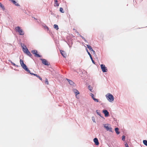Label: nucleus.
Here are the masks:
<instances>
[{
	"label": "nucleus",
	"mask_w": 147,
	"mask_h": 147,
	"mask_svg": "<svg viewBox=\"0 0 147 147\" xmlns=\"http://www.w3.org/2000/svg\"><path fill=\"white\" fill-rule=\"evenodd\" d=\"M25 70L28 71L29 73L30 74L32 75H33L37 77L39 79L41 80H42V79L41 77H40L38 75H37V74H34L33 73H32L30 72V71L28 69L27 67V66L26 67L24 68V69Z\"/></svg>",
	"instance_id": "nucleus-1"
},
{
	"label": "nucleus",
	"mask_w": 147,
	"mask_h": 147,
	"mask_svg": "<svg viewBox=\"0 0 147 147\" xmlns=\"http://www.w3.org/2000/svg\"><path fill=\"white\" fill-rule=\"evenodd\" d=\"M106 97L107 100L110 102H111L114 100L113 96L110 93H108L106 95Z\"/></svg>",
	"instance_id": "nucleus-2"
},
{
	"label": "nucleus",
	"mask_w": 147,
	"mask_h": 147,
	"mask_svg": "<svg viewBox=\"0 0 147 147\" xmlns=\"http://www.w3.org/2000/svg\"><path fill=\"white\" fill-rule=\"evenodd\" d=\"M15 30L16 31L18 32L20 35H23L24 34L23 31L19 26L16 27L15 28Z\"/></svg>",
	"instance_id": "nucleus-3"
},
{
	"label": "nucleus",
	"mask_w": 147,
	"mask_h": 147,
	"mask_svg": "<svg viewBox=\"0 0 147 147\" xmlns=\"http://www.w3.org/2000/svg\"><path fill=\"white\" fill-rule=\"evenodd\" d=\"M104 127L105 128L106 130L111 132H112V128L110 127V125L109 124H105L104 125Z\"/></svg>",
	"instance_id": "nucleus-4"
},
{
	"label": "nucleus",
	"mask_w": 147,
	"mask_h": 147,
	"mask_svg": "<svg viewBox=\"0 0 147 147\" xmlns=\"http://www.w3.org/2000/svg\"><path fill=\"white\" fill-rule=\"evenodd\" d=\"M102 71L104 72H107L108 70L107 67H105V65L104 64H101L100 65Z\"/></svg>",
	"instance_id": "nucleus-5"
},
{
	"label": "nucleus",
	"mask_w": 147,
	"mask_h": 147,
	"mask_svg": "<svg viewBox=\"0 0 147 147\" xmlns=\"http://www.w3.org/2000/svg\"><path fill=\"white\" fill-rule=\"evenodd\" d=\"M21 46L22 48L23 51L25 53H26L28 50L26 46H25L24 44H21Z\"/></svg>",
	"instance_id": "nucleus-6"
},
{
	"label": "nucleus",
	"mask_w": 147,
	"mask_h": 147,
	"mask_svg": "<svg viewBox=\"0 0 147 147\" xmlns=\"http://www.w3.org/2000/svg\"><path fill=\"white\" fill-rule=\"evenodd\" d=\"M32 53L35 55V56L37 57H41V56L39 55L38 54L37 51L36 50H33L32 51Z\"/></svg>",
	"instance_id": "nucleus-7"
},
{
	"label": "nucleus",
	"mask_w": 147,
	"mask_h": 147,
	"mask_svg": "<svg viewBox=\"0 0 147 147\" xmlns=\"http://www.w3.org/2000/svg\"><path fill=\"white\" fill-rule=\"evenodd\" d=\"M40 60L42 61V63L45 65H49L50 64V63L48 62L45 59H41Z\"/></svg>",
	"instance_id": "nucleus-8"
},
{
	"label": "nucleus",
	"mask_w": 147,
	"mask_h": 147,
	"mask_svg": "<svg viewBox=\"0 0 147 147\" xmlns=\"http://www.w3.org/2000/svg\"><path fill=\"white\" fill-rule=\"evenodd\" d=\"M20 63L21 66L22 68L24 69V68L26 67V66L24 63V62L22 60L20 59Z\"/></svg>",
	"instance_id": "nucleus-9"
},
{
	"label": "nucleus",
	"mask_w": 147,
	"mask_h": 147,
	"mask_svg": "<svg viewBox=\"0 0 147 147\" xmlns=\"http://www.w3.org/2000/svg\"><path fill=\"white\" fill-rule=\"evenodd\" d=\"M73 91L74 93H75L76 97L78 98H79V97H78L77 95L80 94L79 92L77 90L75 89H73Z\"/></svg>",
	"instance_id": "nucleus-10"
},
{
	"label": "nucleus",
	"mask_w": 147,
	"mask_h": 147,
	"mask_svg": "<svg viewBox=\"0 0 147 147\" xmlns=\"http://www.w3.org/2000/svg\"><path fill=\"white\" fill-rule=\"evenodd\" d=\"M86 51H87L88 54L89 55L90 57L92 62V63L95 64V62H94V60H93V59H92V55H91V54H90V53L88 51V50L87 49H86Z\"/></svg>",
	"instance_id": "nucleus-11"
},
{
	"label": "nucleus",
	"mask_w": 147,
	"mask_h": 147,
	"mask_svg": "<svg viewBox=\"0 0 147 147\" xmlns=\"http://www.w3.org/2000/svg\"><path fill=\"white\" fill-rule=\"evenodd\" d=\"M103 112L104 113L105 115V117H108L109 115V113L108 111L106 110H103Z\"/></svg>",
	"instance_id": "nucleus-12"
},
{
	"label": "nucleus",
	"mask_w": 147,
	"mask_h": 147,
	"mask_svg": "<svg viewBox=\"0 0 147 147\" xmlns=\"http://www.w3.org/2000/svg\"><path fill=\"white\" fill-rule=\"evenodd\" d=\"M94 142L95 143V144L96 145H98L99 144L98 139L96 138H95L94 139Z\"/></svg>",
	"instance_id": "nucleus-13"
},
{
	"label": "nucleus",
	"mask_w": 147,
	"mask_h": 147,
	"mask_svg": "<svg viewBox=\"0 0 147 147\" xmlns=\"http://www.w3.org/2000/svg\"><path fill=\"white\" fill-rule=\"evenodd\" d=\"M86 46L88 49L91 51H93L94 53L95 52L93 49L92 48L91 46L89 45H86Z\"/></svg>",
	"instance_id": "nucleus-14"
},
{
	"label": "nucleus",
	"mask_w": 147,
	"mask_h": 147,
	"mask_svg": "<svg viewBox=\"0 0 147 147\" xmlns=\"http://www.w3.org/2000/svg\"><path fill=\"white\" fill-rule=\"evenodd\" d=\"M60 52H61V54L62 55L63 57H65L66 56V55L64 51H62V50H61Z\"/></svg>",
	"instance_id": "nucleus-15"
},
{
	"label": "nucleus",
	"mask_w": 147,
	"mask_h": 147,
	"mask_svg": "<svg viewBox=\"0 0 147 147\" xmlns=\"http://www.w3.org/2000/svg\"><path fill=\"white\" fill-rule=\"evenodd\" d=\"M13 3L16 5L18 6L19 5L18 4V3L15 1L14 0H10Z\"/></svg>",
	"instance_id": "nucleus-16"
},
{
	"label": "nucleus",
	"mask_w": 147,
	"mask_h": 147,
	"mask_svg": "<svg viewBox=\"0 0 147 147\" xmlns=\"http://www.w3.org/2000/svg\"><path fill=\"white\" fill-rule=\"evenodd\" d=\"M115 131L117 134H119L120 133V132L118 131L119 128L117 127L115 129Z\"/></svg>",
	"instance_id": "nucleus-17"
},
{
	"label": "nucleus",
	"mask_w": 147,
	"mask_h": 147,
	"mask_svg": "<svg viewBox=\"0 0 147 147\" xmlns=\"http://www.w3.org/2000/svg\"><path fill=\"white\" fill-rule=\"evenodd\" d=\"M67 81H68L69 84H70L72 85H73V84H74V82L72 80H69V79H67Z\"/></svg>",
	"instance_id": "nucleus-18"
},
{
	"label": "nucleus",
	"mask_w": 147,
	"mask_h": 147,
	"mask_svg": "<svg viewBox=\"0 0 147 147\" xmlns=\"http://www.w3.org/2000/svg\"><path fill=\"white\" fill-rule=\"evenodd\" d=\"M25 53L30 57H31L32 56V54L28 50Z\"/></svg>",
	"instance_id": "nucleus-19"
},
{
	"label": "nucleus",
	"mask_w": 147,
	"mask_h": 147,
	"mask_svg": "<svg viewBox=\"0 0 147 147\" xmlns=\"http://www.w3.org/2000/svg\"><path fill=\"white\" fill-rule=\"evenodd\" d=\"M54 28L56 29L57 30H58L59 29L58 26L57 25L54 24Z\"/></svg>",
	"instance_id": "nucleus-20"
},
{
	"label": "nucleus",
	"mask_w": 147,
	"mask_h": 147,
	"mask_svg": "<svg viewBox=\"0 0 147 147\" xmlns=\"http://www.w3.org/2000/svg\"><path fill=\"white\" fill-rule=\"evenodd\" d=\"M59 4L58 3L57 1L55 2L54 6L55 7L58 6Z\"/></svg>",
	"instance_id": "nucleus-21"
},
{
	"label": "nucleus",
	"mask_w": 147,
	"mask_h": 147,
	"mask_svg": "<svg viewBox=\"0 0 147 147\" xmlns=\"http://www.w3.org/2000/svg\"><path fill=\"white\" fill-rule=\"evenodd\" d=\"M143 142L144 145L147 146V140H144L143 141Z\"/></svg>",
	"instance_id": "nucleus-22"
},
{
	"label": "nucleus",
	"mask_w": 147,
	"mask_h": 147,
	"mask_svg": "<svg viewBox=\"0 0 147 147\" xmlns=\"http://www.w3.org/2000/svg\"><path fill=\"white\" fill-rule=\"evenodd\" d=\"M45 83L47 85H48L49 84L48 80L47 78H46Z\"/></svg>",
	"instance_id": "nucleus-23"
},
{
	"label": "nucleus",
	"mask_w": 147,
	"mask_h": 147,
	"mask_svg": "<svg viewBox=\"0 0 147 147\" xmlns=\"http://www.w3.org/2000/svg\"><path fill=\"white\" fill-rule=\"evenodd\" d=\"M60 11L62 13H64V11H63V9L62 7H60Z\"/></svg>",
	"instance_id": "nucleus-24"
},
{
	"label": "nucleus",
	"mask_w": 147,
	"mask_h": 147,
	"mask_svg": "<svg viewBox=\"0 0 147 147\" xmlns=\"http://www.w3.org/2000/svg\"><path fill=\"white\" fill-rule=\"evenodd\" d=\"M80 37H81L85 41V42H87V41L85 39V38L82 36L80 35H79Z\"/></svg>",
	"instance_id": "nucleus-25"
},
{
	"label": "nucleus",
	"mask_w": 147,
	"mask_h": 147,
	"mask_svg": "<svg viewBox=\"0 0 147 147\" xmlns=\"http://www.w3.org/2000/svg\"><path fill=\"white\" fill-rule=\"evenodd\" d=\"M93 99L96 102H98V99H96L94 97Z\"/></svg>",
	"instance_id": "nucleus-26"
},
{
	"label": "nucleus",
	"mask_w": 147,
	"mask_h": 147,
	"mask_svg": "<svg viewBox=\"0 0 147 147\" xmlns=\"http://www.w3.org/2000/svg\"><path fill=\"white\" fill-rule=\"evenodd\" d=\"M125 136H122V140L123 141H125Z\"/></svg>",
	"instance_id": "nucleus-27"
},
{
	"label": "nucleus",
	"mask_w": 147,
	"mask_h": 147,
	"mask_svg": "<svg viewBox=\"0 0 147 147\" xmlns=\"http://www.w3.org/2000/svg\"><path fill=\"white\" fill-rule=\"evenodd\" d=\"M0 7H1L3 9H4V7L3 5H2V3L0 2Z\"/></svg>",
	"instance_id": "nucleus-28"
},
{
	"label": "nucleus",
	"mask_w": 147,
	"mask_h": 147,
	"mask_svg": "<svg viewBox=\"0 0 147 147\" xmlns=\"http://www.w3.org/2000/svg\"><path fill=\"white\" fill-rule=\"evenodd\" d=\"M90 95L92 98V99H93L94 97V94L92 93H91Z\"/></svg>",
	"instance_id": "nucleus-29"
},
{
	"label": "nucleus",
	"mask_w": 147,
	"mask_h": 147,
	"mask_svg": "<svg viewBox=\"0 0 147 147\" xmlns=\"http://www.w3.org/2000/svg\"><path fill=\"white\" fill-rule=\"evenodd\" d=\"M9 61L10 62H11V64L14 66H16V64L13 63L12 62V61Z\"/></svg>",
	"instance_id": "nucleus-30"
},
{
	"label": "nucleus",
	"mask_w": 147,
	"mask_h": 147,
	"mask_svg": "<svg viewBox=\"0 0 147 147\" xmlns=\"http://www.w3.org/2000/svg\"><path fill=\"white\" fill-rule=\"evenodd\" d=\"M88 88H89V90L90 91H91V90H92V87L90 86H88Z\"/></svg>",
	"instance_id": "nucleus-31"
},
{
	"label": "nucleus",
	"mask_w": 147,
	"mask_h": 147,
	"mask_svg": "<svg viewBox=\"0 0 147 147\" xmlns=\"http://www.w3.org/2000/svg\"><path fill=\"white\" fill-rule=\"evenodd\" d=\"M125 147H129L127 143H126L125 144Z\"/></svg>",
	"instance_id": "nucleus-32"
},
{
	"label": "nucleus",
	"mask_w": 147,
	"mask_h": 147,
	"mask_svg": "<svg viewBox=\"0 0 147 147\" xmlns=\"http://www.w3.org/2000/svg\"><path fill=\"white\" fill-rule=\"evenodd\" d=\"M55 2L57 1V0H54Z\"/></svg>",
	"instance_id": "nucleus-33"
},
{
	"label": "nucleus",
	"mask_w": 147,
	"mask_h": 147,
	"mask_svg": "<svg viewBox=\"0 0 147 147\" xmlns=\"http://www.w3.org/2000/svg\"><path fill=\"white\" fill-rule=\"evenodd\" d=\"M47 28L48 29H49V28H48L47 27Z\"/></svg>",
	"instance_id": "nucleus-34"
},
{
	"label": "nucleus",
	"mask_w": 147,
	"mask_h": 147,
	"mask_svg": "<svg viewBox=\"0 0 147 147\" xmlns=\"http://www.w3.org/2000/svg\"><path fill=\"white\" fill-rule=\"evenodd\" d=\"M73 30H75V29H73Z\"/></svg>",
	"instance_id": "nucleus-35"
},
{
	"label": "nucleus",
	"mask_w": 147,
	"mask_h": 147,
	"mask_svg": "<svg viewBox=\"0 0 147 147\" xmlns=\"http://www.w3.org/2000/svg\"><path fill=\"white\" fill-rule=\"evenodd\" d=\"M77 32L78 33V34H79L78 32Z\"/></svg>",
	"instance_id": "nucleus-36"
}]
</instances>
